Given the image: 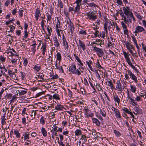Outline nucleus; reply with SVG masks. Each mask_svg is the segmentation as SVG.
I'll return each instance as SVG.
<instances>
[{"label":"nucleus","mask_w":146,"mask_h":146,"mask_svg":"<svg viewBox=\"0 0 146 146\" xmlns=\"http://www.w3.org/2000/svg\"><path fill=\"white\" fill-rule=\"evenodd\" d=\"M125 76L126 79L129 80L131 78L135 83H137L138 81L137 77L129 70L126 71Z\"/></svg>","instance_id":"nucleus-1"},{"label":"nucleus","mask_w":146,"mask_h":146,"mask_svg":"<svg viewBox=\"0 0 146 146\" xmlns=\"http://www.w3.org/2000/svg\"><path fill=\"white\" fill-rule=\"evenodd\" d=\"M123 54L125 60L128 64L137 73L138 72V70L132 64L131 61L129 57V56L130 55V54H129L128 52H123Z\"/></svg>","instance_id":"nucleus-2"},{"label":"nucleus","mask_w":146,"mask_h":146,"mask_svg":"<svg viewBox=\"0 0 146 146\" xmlns=\"http://www.w3.org/2000/svg\"><path fill=\"white\" fill-rule=\"evenodd\" d=\"M68 70L69 71H70L73 74H77L78 76L81 74V72L78 70V69L76 70V66L74 63L72 64L70 66Z\"/></svg>","instance_id":"nucleus-3"},{"label":"nucleus","mask_w":146,"mask_h":146,"mask_svg":"<svg viewBox=\"0 0 146 146\" xmlns=\"http://www.w3.org/2000/svg\"><path fill=\"white\" fill-rule=\"evenodd\" d=\"M93 14L94 12L92 11L91 12H90L88 13H87L86 15L90 20H94L97 19V17L96 15H93Z\"/></svg>","instance_id":"nucleus-4"},{"label":"nucleus","mask_w":146,"mask_h":146,"mask_svg":"<svg viewBox=\"0 0 146 146\" xmlns=\"http://www.w3.org/2000/svg\"><path fill=\"white\" fill-rule=\"evenodd\" d=\"M116 88L119 91H123L124 88H122L121 87V84L120 83V81L118 80L116 82Z\"/></svg>","instance_id":"nucleus-5"},{"label":"nucleus","mask_w":146,"mask_h":146,"mask_svg":"<svg viewBox=\"0 0 146 146\" xmlns=\"http://www.w3.org/2000/svg\"><path fill=\"white\" fill-rule=\"evenodd\" d=\"M145 30V29L142 27L138 26L135 28V31L134 33H138L139 32H141Z\"/></svg>","instance_id":"nucleus-6"},{"label":"nucleus","mask_w":146,"mask_h":146,"mask_svg":"<svg viewBox=\"0 0 146 146\" xmlns=\"http://www.w3.org/2000/svg\"><path fill=\"white\" fill-rule=\"evenodd\" d=\"M25 90H18L17 91V93H19L20 96L23 95L25 94L27 92V89H24Z\"/></svg>","instance_id":"nucleus-7"},{"label":"nucleus","mask_w":146,"mask_h":146,"mask_svg":"<svg viewBox=\"0 0 146 146\" xmlns=\"http://www.w3.org/2000/svg\"><path fill=\"white\" fill-rule=\"evenodd\" d=\"M40 10L39 9H37L35 11V19L36 21H37L39 17H40Z\"/></svg>","instance_id":"nucleus-8"},{"label":"nucleus","mask_w":146,"mask_h":146,"mask_svg":"<svg viewBox=\"0 0 146 146\" xmlns=\"http://www.w3.org/2000/svg\"><path fill=\"white\" fill-rule=\"evenodd\" d=\"M123 9L124 11V14L127 16V18H128L129 17V14L130 13V10H127V9L125 7H123Z\"/></svg>","instance_id":"nucleus-9"},{"label":"nucleus","mask_w":146,"mask_h":146,"mask_svg":"<svg viewBox=\"0 0 146 146\" xmlns=\"http://www.w3.org/2000/svg\"><path fill=\"white\" fill-rule=\"evenodd\" d=\"M92 120L93 123H95L97 126H100V122L97 118H92Z\"/></svg>","instance_id":"nucleus-10"},{"label":"nucleus","mask_w":146,"mask_h":146,"mask_svg":"<svg viewBox=\"0 0 146 146\" xmlns=\"http://www.w3.org/2000/svg\"><path fill=\"white\" fill-rule=\"evenodd\" d=\"M54 41V45L55 46L58 47L59 46L60 43L58 41V39H57L56 36H55L53 39Z\"/></svg>","instance_id":"nucleus-11"},{"label":"nucleus","mask_w":146,"mask_h":146,"mask_svg":"<svg viewBox=\"0 0 146 146\" xmlns=\"http://www.w3.org/2000/svg\"><path fill=\"white\" fill-rule=\"evenodd\" d=\"M79 44L80 46L81 47L83 50H84L86 49V47L84 43L81 41L80 39L79 40Z\"/></svg>","instance_id":"nucleus-12"},{"label":"nucleus","mask_w":146,"mask_h":146,"mask_svg":"<svg viewBox=\"0 0 146 146\" xmlns=\"http://www.w3.org/2000/svg\"><path fill=\"white\" fill-rule=\"evenodd\" d=\"M107 82L108 83V85L110 87L111 89H114L115 90H116V89L115 88H114V85L113 84L111 80H110V81L107 80Z\"/></svg>","instance_id":"nucleus-13"},{"label":"nucleus","mask_w":146,"mask_h":146,"mask_svg":"<svg viewBox=\"0 0 146 146\" xmlns=\"http://www.w3.org/2000/svg\"><path fill=\"white\" fill-rule=\"evenodd\" d=\"M55 69H57L60 72H61L62 73H64V71L63 69V68L61 66H60V64L58 66H57L54 68Z\"/></svg>","instance_id":"nucleus-14"},{"label":"nucleus","mask_w":146,"mask_h":146,"mask_svg":"<svg viewBox=\"0 0 146 146\" xmlns=\"http://www.w3.org/2000/svg\"><path fill=\"white\" fill-rule=\"evenodd\" d=\"M24 136V139L25 140H28L29 139V134L28 132L25 133L23 135Z\"/></svg>","instance_id":"nucleus-15"},{"label":"nucleus","mask_w":146,"mask_h":146,"mask_svg":"<svg viewBox=\"0 0 146 146\" xmlns=\"http://www.w3.org/2000/svg\"><path fill=\"white\" fill-rule=\"evenodd\" d=\"M36 44H32L30 46H32V47L31 48V51L33 52V55L35 54L36 49Z\"/></svg>","instance_id":"nucleus-16"},{"label":"nucleus","mask_w":146,"mask_h":146,"mask_svg":"<svg viewBox=\"0 0 146 146\" xmlns=\"http://www.w3.org/2000/svg\"><path fill=\"white\" fill-rule=\"evenodd\" d=\"M37 76L38 78L40 79L39 80H38V81L41 82L44 81V79L43 77L44 76V75L42 73H41Z\"/></svg>","instance_id":"nucleus-17"},{"label":"nucleus","mask_w":146,"mask_h":146,"mask_svg":"<svg viewBox=\"0 0 146 146\" xmlns=\"http://www.w3.org/2000/svg\"><path fill=\"white\" fill-rule=\"evenodd\" d=\"M113 98L114 99V100L116 102L117 104H119L120 102V100L118 96L116 95H115L114 96H113Z\"/></svg>","instance_id":"nucleus-18"},{"label":"nucleus","mask_w":146,"mask_h":146,"mask_svg":"<svg viewBox=\"0 0 146 146\" xmlns=\"http://www.w3.org/2000/svg\"><path fill=\"white\" fill-rule=\"evenodd\" d=\"M55 109L57 111H60L62 110V109L64 108L63 106L60 104H58L55 107Z\"/></svg>","instance_id":"nucleus-19"},{"label":"nucleus","mask_w":146,"mask_h":146,"mask_svg":"<svg viewBox=\"0 0 146 146\" xmlns=\"http://www.w3.org/2000/svg\"><path fill=\"white\" fill-rule=\"evenodd\" d=\"M134 111L135 112H137L138 114H141L142 113V110L137 107H136L134 108Z\"/></svg>","instance_id":"nucleus-20"},{"label":"nucleus","mask_w":146,"mask_h":146,"mask_svg":"<svg viewBox=\"0 0 146 146\" xmlns=\"http://www.w3.org/2000/svg\"><path fill=\"white\" fill-rule=\"evenodd\" d=\"M79 34L83 35H87L86 30H84L83 29H80L79 31Z\"/></svg>","instance_id":"nucleus-21"},{"label":"nucleus","mask_w":146,"mask_h":146,"mask_svg":"<svg viewBox=\"0 0 146 146\" xmlns=\"http://www.w3.org/2000/svg\"><path fill=\"white\" fill-rule=\"evenodd\" d=\"M41 132L43 136L45 137L47 135V132L45 128L42 127L41 129Z\"/></svg>","instance_id":"nucleus-22"},{"label":"nucleus","mask_w":146,"mask_h":146,"mask_svg":"<svg viewBox=\"0 0 146 146\" xmlns=\"http://www.w3.org/2000/svg\"><path fill=\"white\" fill-rule=\"evenodd\" d=\"M115 115L117 118H121V116L120 113L119 111L118 110H116V111H114Z\"/></svg>","instance_id":"nucleus-23"},{"label":"nucleus","mask_w":146,"mask_h":146,"mask_svg":"<svg viewBox=\"0 0 146 146\" xmlns=\"http://www.w3.org/2000/svg\"><path fill=\"white\" fill-rule=\"evenodd\" d=\"M81 5L77 4V5L75 7V9H74V13H78L80 9V6Z\"/></svg>","instance_id":"nucleus-24"},{"label":"nucleus","mask_w":146,"mask_h":146,"mask_svg":"<svg viewBox=\"0 0 146 146\" xmlns=\"http://www.w3.org/2000/svg\"><path fill=\"white\" fill-rule=\"evenodd\" d=\"M57 6L58 7H60V9L63 8V4L61 0H58Z\"/></svg>","instance_id":"nucleus-25"},{"label":"nucleus","mask_w":146,"mask_h":146,"mask_svg":"<svg viewBox=\"0 0 146 146\" xmlns=\"http://www.w3.org/2000/svg\"><path fill=\"white\" fill-rule=\"evenodd\" d=\"M76 136H78L82 135L81 131L79 129L76 130L75 131Z\"/></svg>","instance_id":"nucleus-26"},{"label":"nucleus","mask_w":146,"mask_h":146,"mask_svg":"<svg viewBox=\"0 0 146 146\" xmlns=\"http://www.w3.org/2000/svg\"><path fill=\"white\" fill-rule=\"evenodd\" d=\"M14 134L15 135L16 137L17 138H19L21 137V135L20 133H19V131L18 130H15L14 131Z\"/></svg>","instance_id":"nucleus-27"},{"label":"nucleus","mask_w":146,"mask_h":146,"mask_svg":"<svg viewBox=\"0 0 146 146\" xmlns=\"http://www.w3.org/2000/svg\"><path fill=\"white\" fill-rule=\"evenodd\" d=\"M41 67L40 66L36 65L33 67V69L37 71V72H38L40 70Z\"/></svg>","instance_id":"nucleus-28"},{"label":"nucleus","mask_w":146,"mask_h":146,"mask_svg":"<svg viewBox=\"0 0 146 146\" xmlns=\"http://www.w3.org/2000/svg\"><path fill=\"white\" fill-rule=\"evenodd\" d=\"M130 87L131 91L133 93H135L137 89L136 86L134 85H131Z\"/></svg>","instance_id":"nucleus-29"},{"label":"nucleus","mask_w":146,"mask_h":146,"mask_svg":"<svg viewBox=\"0 0 146 146\" xmlns=\"http://www.w3.org/2000/svg\"><path fill=\"white\" fill-rule=\"evenodd\" d=\"M63 46H65V48L68 49V45L66 39L63 40Z\"/></svg>","instance_id":"nucleus-30"},{"label":"nucleus","mask_w":146,"mask_h":146,"mask_svg":"<svg viewBox=\"0 0 146 146\" xmlns=\"http://www.w3.org/2000/svg\"><path fill=\"white\" fill-rule=\"evenodd\" d=\"M44 22H46V21L43 19H42L41 22V27L42 28L43 31H44V32L45 31V30L44 27Z\"/></svg>","instance_id":"nucleus-31"},{"label":"nucleus","mask_w":146,"mask_h":146,"mask_svg":"<svg viewBox=\"0 0 146 146\" xmlns=\"http://www.w3.org/2000/svg\"><path fill=\"white\" fill-rule=\"evenodd\" d=\"M57 59L58 60H59V63H60V61L61 60V55L60 52H57L56 54Z\"/></svg>","instance_id":"nucleus-32"},{"label":"nucleus","mask_w":146,"mask_h":146,"mask_svg":"<svg viewBox=\"0 0 146 146\" xmlns=\"http://www.w3.org/2000/svg\"><path fill=\"white\" fill-rule=\"evenodd\" d=\"M45 119L46 118H44V117L43 116H42L40 119V123L42 124V125H44L45 123Z\"/></svg>","instance_id":"nucleus-33"},{"label":"nucleus","mask_w":146,"mask_h":146,"mask_svg":"<svg viewBox=\"0 0 146 146\" xmlns=\"http://www.w3.org/2000/svg\"><path fill=\"white\" fill-rule=\"evenodd\" d=\"M126 47L128 50H130V49H133L134 47L133 45L131 44H125Z\"/></svg>","instance_id":"nucleus-34"},{"label":"nucleus","mask_w":146,"mask_h":146,"mask_svg":"<svg viewBox=\"0 0 146 146\" xmlns=\"http://www.w3.org/2000/svg\"><path fill=\"white\" fill-rule=\"evenodd\" d=\"M82 111H84V113L86 115V116L88 115V113H89V111H90L89 109L85 108L82 110Z\"/></svg>","instance_id":"nucleus-35"},{"label":"nucleus","mask_w":146,"mask_h":146,"mask_svg":"<svg viewBox=\"0 0 146 146\" xmlns=\"http://www.w3.org/2000/svg\"><path fill=\"white\" fill-rule=\"evenodd\" d=\"M114 133H115V135L117 137H119L121 135L120 132L116 130H114Z\"/></svg>","instance_id":"nucleus-36"},{"label":"nucleus","mask_w":146,"mask_h":146,"mask_svg":"<svg viewBox=\"0 0 146 146\" xmlns=\"http://www.w3.org/2000/svg\"><path fill=\"white\" fill-rule=\"evenodd\" d=\"M94 35H95V37L97 36L101 37V35L100 34L99 31L98 30H96L94 33Z\"/></svg>","instance_id":"nucleus-37"},{"label":"nucleus","mask_w":146,"mask_h":146,"mask_svg":"<svg viewBox=\"0 0 146 146\" xmlns=\"http://www.w3.org/2000/svg\"><path fill=\"white\" fill-rule=\"evenodd\" d=\"M52 97L53 99H54L56 100H59L60 99L59 95L57 94H54L53 95Z\"/></svg>","instance_id":"nucleus-38"},{"label":"nucleus","mask_w":146,"mask_h":146,"mask_svg":"<svg viewBox=\"0 0 146 146\" xmlns=\"http://www.w3.org/2000/svg\"><path fill=\"white\" fill-rule=\"evenodd\" d=\"M5 116H3L2 118H1V123L3 125H4L6 123L5 121Z\"/></svg>","instance_id":"nucleus-39"},{"label":"nucleus","mask_w":146,"mask_h":146,"mask_svg":"<svg viewBox=\"0 0 146 146\" xmlns=\"http://www.w3.org/2000/svg\"><path fill=\"white\" fill-rule=\"evenodd\" d=\"M98 53H99L100 54L97 53V54L98 56L99 57H101L103 56L104 53L102 49Z\"/></svg>","instance_id":"nucleus-40"},{"label":"nucleus","mask_w":146,"mask_h":146,"mask_svg":"<svg viewBox=\"0 0 146 146\" xmlns=\"http://www.w3.org/2000/svg\"><path fill=\"white\" fill-rule=\"evenodd\" d=\"M93 49V50L97 52H98L101 50V49L96 47H95Z\"/></svg>","instance_id":"nucleus-41"},{"label":"nucleus","mask_w":146,"mask_h":146,"mask_svg":"<svg viewBox=\"0 0 146 146\" xmlns=\"http://www.w3.org/2000/svg\"><path fill=\"white\" fill-rule=\"evenodd\" d=\"M93 49V50L97 52H98L101 50V49L96 47H95Z\"/></svg>","instance_id":"nucleus-42"},{"label":"nucleus","mask_w":146,"mask_h":146,"mask_svg":"<svg viewBox=\"0 0 146 146\" xmlns=\"http://www.w3.org/2000/svg\"><path fill=\"white\" fill-rule=\"evenodd\" d=\"M122 110L125 112L127 113L128 114L130 113V111H129L126 108H123Z\"/></svg>","instance_id":"nucleus-43"},{"label":"nucleus","mask_w":146,"mask_h":146,"mask_svg":"<svg viewBox=\"0 0 146 146\" xmlns=\"http://www.w3.org/2000/svg\"><path fill=\"white\" fill-rule=\"evenodd\" d=\"M66 23L68 25V27L71 26V25L73 24L71 22L70 19L66 21Z\"/></svg>","instance_id":"nucleus-44"},{"label":"nucleus","mask_w":146,"mask_h":146,"mask_svg":"<svg viewBox=\"0 0 146 146\" xmlns=\"http://www.w3.org/2000/svg\"><path fill=\"white\" fill-rule=\"evenodd\" d=\"M130 100L129 101V102L130 104H132L133 105V103L135 104H136V103L135 102V101L133 99L131 98H130Z\"/></svg>","instance_id":"nucleus-45"},{"label":"nucleus","mask_w":146,"mask_h":146,"mask_svg":"<svg viewBox=\"0 0 146 146\" xmlns=\"http://www.w3.org/2000/svg\"><path fill=\"white\" fill-rule=\"evenodd\" d=\"M36 111H34L33 110H32L31 111V115L32 116L34 115V117H33V118H35V116L36 115Z\"/></svg>","instance_id":"nucleus-46"},{"label":"nucleus","mask_w":146,"mask_h":146,"mask_svg":"<svg viewBox=\"0 0 146 146\" xmlns=\"http://www.w3.org/2000/svg\"><path fill=\"white\" fill-rule=\"evenodd\" d=\"M24 11L23 10L19 9V14L20 17H21L23 16V12Z\"/></svg>","instance_id":"nucleus-47"},{"label":"nucleus","mask_w":146,"mask_h":146,"mask_svg":"<svg viewBox=\"0 0 146 146\" xmlns=\"http://www.w3.org/2000/svg\"><path fill=\"white\" fill-rule=\"evenodd\" d=\"M121 24L122 25V27L123 28V29H126L127 28V26L126 25L123 23V22H121Z\"/></svg>","instance_id":"nucleus-48"},{"label":"nucleus","mask_w":146,"mask_h":146,"mask_svg":"<svg viewBox=\"0 0 146 146\" xmlns=\"http://www.w3.org/2000/svg\"><path fill=\"white\" fill-rule=\"evenodd\" d=\"M86 63L87 64L88 66L90 68V70L92 71H93V72H94L95 71L93 69L92 67V66H91V64H89V63L87 61H86Z\"/></svg>","instance_id":"nucleus-49"},{"label":"nucleus","mask_w":146,"mask_h":146,"mask_svg":"<svg viewBox=\"0 0 146 146\" xmlns=\"http://www.w3.org/2000/svg\"><path fill=\"white\" fill-rule=\"evenodd\" d=\"M11 62L13 64H17V59H16L12 58L11 60Z\"/></svg>","instance_id":"nucleus-50"},{"label":"nucleus","mask_w":146,"mask_h":146,"mask_svg":"<svg viewBox=\"0 0 146 146\" xmlns=\"http://www.w3.org/2000/svg\"><path fill=\"white\" fill-rule=\"evenodd\" d=\"M44 93L45 92H40L36 94V97H38L41 96V95L44 94Z\"/></svg>","instance_id":"nucleus-51"},{"label":"nucleus","mask_w":146,"mask_h":146,"mask_svg":"<svg viewBox=\"0 0 146 146\" xmlns=\"http://www.w3.org/2000/svg\"><path fill=\"white\" fill-rule=\"evenodd\" d=\"M12 97V95L11 94H9L8 95H6L5 97L4 98L7 99L8 98L10 99Z\"/></svg>","instance_id":"nucleus-52"},{"label":"nucleus","mask_w":146,"mask_h":146,"mask_svg":"<svg viewBox=\"0 0 146 146\" xmlns=\"http://www.w3.org/2000/svg\"><path fill=\"white\" fill-rule=\"evenodd\" d=\"M129 16H130V17L131 18H132L133 19V20L135 22V18L133 16V14L131 12L129 15Z\"/></svg>","instance_id":"nucleus-53"},{"label":"nucleus","mask_w":146,"mask_h":146,"mask_svg":"<svg viewBox=\"0 0 146 146\" xmlns=\"http://www.w3.org/2000/svg\"><path fill=\"white\" fill-rule=\"evenodd\" d=\"M97 63H98V64H96V67L98 68H99V69H101V68H102V66L99 64L98 60V61Z\"/></svg>","instance_id":"nucleus-54"},{"label":"nucleus","mask_w":146,"mask_h":146,"mask_svg":"<svg viewBox=\"0 0 146 146\" xmlns=\"http://www.w3.org/2000/svg\"><path fill=\"white\" fill-rule=\"evenodd\" d=\"M96 115L97 118L101 120V121H102L103 119V118L101 116V115L99 114H96Z\"/></svg>","instance_id":"nucleus-55"},{"label":"nucleus","mask_w":146,"mask_h":146,"mask_svg":"<svg viewBox=\"0 0 146 146\" xmlns=\"http://www.w3.org/2000/svg\"><path fill=\"white\" fill-rule=\"evenodd\" d=\"M10 30L9 31H11V32H13V31L14 30V29L15 28V27L13 26V25H11L10 26H9Z\"/></svg>","instance_id":"nucleus-56"},{"label":"nucleus","mask_w":146,"mask_h":146,"mask_svg":"<svg viewBox=\"0 0 146 146\" xmlns=\"http://www.w3.org/2000/svg\"><path fill=\"white\" fill-rule=\"evenodd\" d=\"M98 70H99V71H100V70H95V72L97 74L96 75V76L97 77H98V78H99V79H101V77L100 76L99 73H98Z\"/></svg>","instance_id":"nucleus-57"},{"label":"nucleus","mask_w":146,"mask_h":146,"mask_svg":"<svg viewBox=\"0 0 146 146\" xmlns=\"http://www.w3.org/2000/svg\"><path fill=\"white\" fill-rule=\"evenodd\" d=\"M0 60L2 62H4L5 61V58L3 57L2 55L0 56Z\"/></svg>","instance_id":"nucleus-58"},{"label":"nucleus","mask_w":146,"mask_h":146,"mask_svg":"<svg viewBox=\"0 0 146 146\" xmlns=\"http://www.w3.org/2000/svg\"><path fill=\"white\" fill-rule=\"evenodd\" d=\"M28 62V60L27 58H25L24 60L23 64L25 66H27Z\"/></svg>","instance_id":"nucleus-59"},{"label":"nucleus","mask_w":146,"mask_h":146,"mask_svg":"<svg viewBox=\"0 0 146 146\" xmlns=\"http://www.w3.org/2000/svg\"><path fill=\"white\" fill-rule=\"evenodd\" d=\"M135 13L136 14H135V15H136L137 17L139 19H141L142 18L141 17L140 15V14L139 13H137L136 12H135Z\"/></svg>","instance_id":"nucleus-60"},{"label":"nucleus","mask_w":146,"mask_h":146,"mask_svg":"<svg viewBox=\"0 0 146 146\" xmlns=\"http://www.w3.org/2000/svg\"><path fill=\"white\" fill-rule=\"evenodd\" d=\"M47 30L49 36H50L51 34V33L52 32L51 28V27L50 28H48V29H47Z\"/></svg>","instance_id":"nucleus-61"},{"label":"nucleus","mask_w":146,"mask_h":146,"mask_svg":"<svg viewBox=\"0 0 146 146\" xmlns=\"http://www.w3.org/2000/svg\"><path fill=\"white\" fill-rule=\"evenodd\" d=\"M122 17L124 19H123V20H124V22L126 24H127V23L128 22V19H126V17L125 16H124L123 17Z\"/></svg>","instance_id":"nucleus-62"},{"label":"nucleus","mask_w":146,"mask_h":146,"mask_svg":"<svg viewBox=\"0 0 146 146\" xmlns=\"http://www.w3.org/2000/svg\"><path fill=\"white\" fill-rule=\"evenodd\" d=\"M105 21L106 23L104 24V26L107 27V23H109L108 19L106 18L105 19Z\"/></svg>","instance_id":"nucleus-63"},{"label":"nucleus","mask_w":146,"mask_h":146,"mask_svg":"<svg viewBox=\"0 0 146 146\" xmlns=\"http://www.w3.org/2000/svg\"><path fill=\"white\" fill-rule=\"evenodd\" d=\"M100 113L103 116L105 117L106 116V113L105 111L103 112L100 110Z\"/></svg>","instance_id":"nucleus-64"}]
</instances>
